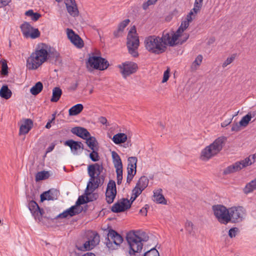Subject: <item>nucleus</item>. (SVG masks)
Segmentation results:
<instances>
[{"mask_svg": "<svg viewBox=\"0 0 256 256\" xmlns=\"http://www.w3.org/2000/svg\"><path fill=\"white\" fill-rule=\"evenodd\" d=\"M144 256H160V254L154 248H153L150 250L146 252Z\"/></svg>", "mask_w": 256, "mask_h": 256, "instance_id": "nucleus-45", "label": "nucleus"}, {"mask_svg": "<svg viewBox=\"0 0 256 256\" xmlns=\"http://www.w3.org/2000/svg\"><path fill=\"white\" fill-rule=\"evenodd\" d=\"M232 170L231 166H228L223 171V174L224 175H227L230 174H232Z\"/></svg>", "mask_w": 256, "mask_h": 256, "instance_id": "nucleus-61", "label": "nucleus"}, {"mask_svg": "<svg viewBox=\"0 0 256 256\" xmlns=\"http://www.w3.org/2000/svg\"><path fill=\"white\" fill-rule=\"evenodd\" d=\"M156 1L157 0H148L146 2H145L142 4V8L144 10H147L149 6L154 4Z\"/></svg>", "mask_w": 256, "mask_h": 256, "instance_id": "nucleus-50", "label": "nucleus"}, {"mask_svg": "<svg viewBox=\"0 0 256 256\" xmlns=\"http://www.w3.org/2000/svg\"><path fill=\"white\" fill-rule=\"evenodd\" d=\"M132 206L130 200L126 198H122L120 202L115 203L111 208V210L116 213L124 212L129 209Z\"/></svg>", "mask_w": 256, "mask_h": 256, "instance_id": "nucleus-13", "label": "nucleus"}, {"mask_svg": "<svg viewBox=\"0 0 256 256\" xmlns=\"http://www.w3.org/2000/svg\"><path fill=\"white\" fill-rule=\"evenodd\" d=\"M8 62L6 60H2V68L0 71V74L2 76H8Z\"/></svg>", "mask_w": 256, "mask_h": 256, "instance_id": "nucleus-37", "label": "nucleus"}, {"mask_svg": "<svg viewBox=\"0 0 256 256\" xmlns=\"http://www.w3.org/2000/svg\"><path fill=\"white\" fill-rule=\"evenodd\" d=\"M162 190L160 188L154 192V200L158 204H166V201L162 193Z\"/></svg>", "mask_w": 256, "mask_h": 256, "instance_id": "nucleus-22", "label": "nucleus"}, {"mask_svg": "<svg viewBox=\"0 0 256 256\" xmlns=\"http://www.w3.org/2000/svg\"><path fill=\"white\" fill-rule=\"evenodd\" d=\"M86 64L89 71H91L92 69L104 70L109 66V62L106 59L100 56H90V54H89V58Z\"/></svg>", "mask_w": 256, "mask_h": 256, "instance_id": "nucleus-6", "label": "nucleus"}, {"mask_svg": "<svg viewBox=\"0 0 256 256\" xmlns=\"http://www.w3.org/2000/svg\"><path fill=\"white\" fill-rule=\"evenodd\" d=\"M170 70L168 68L164 72L163 78L162 80V83L166 82L168 81V80L169 77H170Z\"/></svg>", "mask_w": 256, "mask_h": 256, "instance_id": "nucleus-54", "label": "nucleus"}, {"mask_svg": "<svg viewBox=\"0 0 256 256\" xmlns=\"http://www.w3.org/2000/svg\"><path fill=\"white\" fill-rule=\"evenodd\" d=\"M119 68L121 70V72L124 77L126 78L136 71L138 66L134 62H127L123 63L122 65H120Z\"/></svg>", "mask_w": 256, "mask_h": 256, "instance_id": "nucleus-14", "label": "nucleus"}, {"mask_svg": "<svg viewBox=\"0 0 256 256\" xmlns=\"http://www.w3.org/2000/svg\"><path fill=\"white\" fill-rule=\"evenodd\" d=\"M32 32L30 33L28 37H30L32 38H36L40 36V32L38 28H34L32 30Z\"/></svg>", "mask_w": 256, "mask_h": 256, "instance_id": "nucleus-47", "label": "nucleus"}, {"mask_svg": "<svg viewBox=\"0 0 256 256\" xmlns=\"http://www.w3.org/2000/svg\"><path fill=\"white\" fill-rule=\"evenodd\" d=\"M144 44L146 49L154 54H160L166 52L160 36L152 35L146 38Z\"/></svg>", "mask_w": 256, "mask_h": 256, "instance_id": "nucleus-4", "label": "nucleus"}, {"mask_svg": "<svg viewBox=\"0 0 256 256\" xmlns=\"http://www.w3.org/2000/svg\"><path fill=\"white\" fill-rule=\"evenodd\" d=\"M128 140L127 135L124 133H118L113 136L112 140L116 144L124 143Z\"/></svg>", "mask_w": 256, "mask_h": 256, "instance_id": "nucleus-23", "label": "nucleus"}, {"mask_svg": "<svg viewBox=\"0 0 256 256\" xmlns=\"http://www.w3.org/2000/svg\"><path fill=\"white\" fill-rule=\"evenodd\" d=\"M20 28L22 34L26 38H28L30 31L33 29V28L28 22H24L20 26Z\"/></svg>", "mask_w": 256, "mask_h": 256, "instance_id": "nucleus-30", "label": "nucleus"}, {"mask_svg": "<svg viewBox=\"0 0 256 256\" xmlns=\"http://www.w3.org/2000/svg\"><path fill=\"white\" fill-rule=\"evenodd\" d=\"M214 214L221 224H226L230 222V211L222 204L214 205L212 206Z\"/></svg>", "mask_w": 256, "mask_h": 256, "instance_id": "nucleus-8", "label": "nucleus"}, {"mask_svg": "<svg viewBox=\"0 0 256 256\" xmlns=\"http://www.w3.org/2000/svg\"><path fill=\"white\" fill-rule=\"evenodd\" d=\"M144 190L141 188L140 187L136 185L134 188L132 190V195L136 196L138 197L140 194H141Z\"/></svg>", "mask_w": 256, "mask_h": 256, "instance_id": "nucleus-49", "label": "nucleus"}, {"mask_svg": "<svg viewBox=\"0 0 256 256\" xmlns=\"http://www.w3.org/2000/svg\"><path fill=\"white\" fill-rule=\"evenodd\" d=\"M116 177H122V168L120 167H116Z\"/></svg>", "mask_w": 256, "mask_h": 256, "instance_id": "nucleus-59", "label": "nucleus"}, {"mask_svg": "<svg viewBox=\"0 0 256 256\" xmlns=\"http://www.w3.org/2000/svg\"><path fill=\"white\" fill-rule=\"evenodd\" d=\"M104 230H108L107 237L106 238V246L109 248H112V242L116 246H120L123 242L122 236L116 230H112L110 226L107 228H102Z\"/></svg>", "mask_w": 256, "mask_h": 256, "instance_id": "nucleus-9", "label": "nucleus"}, {"mask_svg": "<svg viewBox=\"0 0 256 256\" xmlns=\"http://www.w3.org/2000/svg\"><path fill=\"white\" fill-rule=\"evenodd\" d=\"M249 159L246 158L243 160L238 161L230 165L232 173L238 172L244 168L250 166V163H248Z\"/></svg>", "mask_w": 256, "mask_h": 256, "instance_id": "nucleus-18", "label": "nucleus"}, {"mask_svg": "<svg viewBox=\"0 0 256 256\" xmlns=\"http://www.w3.org/2000/svg\"><path fill=\"white\" fill-rule=\"evenodd\" d=\"M202 60V56L200 54H199L197 56V57L196 58L194 62H192V70H196L198 66H199Z\"/></svg>", "mask_w": 256, "mask_h": 256, "instance_id": "nucleus-44", "label": "nucleus"}, {"mask_svg": "<svg viewBox=\"0 0 256 256\" xmlns=\"http://www.w3.org/2000/svg\"><path fill=\"white\" fill-rule=\"evenodd\" d=\"M252 115L250 112H248L246 115L242 117L240 122V126L243 127H246L250 121L251 120Z\"/></svg>", "mask_w": 256, "mask_h": 256, "instance_id": "nucleus-39", "label": "nucleus"}, {"mask_svg": "<svg viewBox=\"0 0 256 256\" xmlns=\"http://www.w3.org/2000/svg\"><path fill=\"white\" fill-rule=\"evenodd\" d=\"M139 44V38L136 34V28L135 26H133L128 34L126 46L129 53L134 57H137L138 56L137 49Z\"/></svg>", "mask_w": 256, "mask_h": 256, "instance_id": "nucleus-5", "label": "nucleus"}, {"mask_svg": "<svg viewBox=\"0 0 256 256\" xmlns=\"http://www.w3.org/2000/svg\"><path fill=\"white\" fill-rule=\"evenodd\" d=\"M88 202L86 201V197L85 198L83 196H80L76 202V204L74 206H76V208H78V210H82V208L80 206L81 204H84Z\"/></svg>", "mask_w": 256, "mask_h": 256, "instance_id": "nucleus-42", "label": "nucleus"}, {"mask_svg": "<svg viewBox=\"0 0 256 256\" xmlns=\"http://www.w3.org/2000/svg\"><path fill=\"white\" fill-rule=\"evenodd\" d=\"M230 222H240L242 221L246 215V210L242 206H234L229 209Z\"/></svg>", "mask_w": 256, "mask_h": 256, "instance_id": "nucleus-11", "label": "nucleus"}, {"mask_svg": "<svg viewBox=\"0 0 256 256\" xmlns=\"http://www.w3.org/2000/svg\"><path fill=\"white\" fill-rule=\"evenodd\" d=\"M71 132L84 140L90 136V133L86 128L82 127H74L72 128Z\"/></svg>", "mask_w": 256, "mask_h": 256, "instance_id": "nucleus-19", "label": "nucleus"}, {"mask_svg": "<svg viewBox=\"0 0 256 256\" xmlns=\"http://www.w3.org/2000/svg\"><path fill=\"white\" fill-rule=\"evenodd\" d=\"M102 164L98 163L90 164L88 167V172L90 178L87 184L88 188L95 190L102 186L104 181V176L100 174L103 170Z\"/></svg>", "mask_w": 256, "mask_h": 256, "instance_id": "nucleus-1", "label": "nucleus"}, {"mask_svg": "<svg viewBox=\"0 0 256 256\" xmlns=\"http://www.w3.org/2000/svg\"><path fill=\"white\" fill-rule=\"evenodd\" d=\"M67 36L70 42L77 48H82L84 46V42L80 36L74 33L71 29H66Z\"/></svg>", "mask_w": 256, "mask_h": 256, "instance_id": "nucleus-16", "label": "nucleus"}, {"mask_svg": "<svg viewBox=\"0 0 256 256\" xmlns=\"http://www.w3.org/2000/svg\"><path fill=\"white\" fill-rule=\"evenodd\" d=\"M88 236L90 239L86 242L82 246H76L78 250L82 251L89 250L100 242V236L98 233L91 231L88 232Z\"/></svg>", "mask_w": 256, "mask_h": 256, "instance_id": "nucleus-10", "label": "nucleus"}, {"mask_svg": "<svg viewBox=\"0 0 256 256\" xmlns=\"http://www.w3.org/2000/svg\"><path fill=\"white\" fill-rule=\"evenodd\" d=\"M82 104H78L72 106L68 110L70 116H76L79 114L83 110Z\"/></svg>", "mask_w": 256, "mask_h": 256, "instance_id": "nucleus-27", "label": "nucleus"}, {"mask_svg": "<svg viewBox=\"0 0 256 256\" xmlns=\"http://www.w3.org/2000/svg\"><path fill=\"white\" fill-rule=\"evenodd\" d=\"M112 156L114 167L122 168V164L119 155L116 152L112 151Z\"/></svg>", "mask_w": 256, "mask_h": 256, "instance_id": "nucleus-32", "label": "nucleus"}, {"mask_svg": "<svg viewBox=\"0 0 256 256\" xmlns=\"http://www.w3.org/2000/svg\"><path fill=\"white\" fill-rule=\"evenodd\" d=\"M41 14L38 12H34V14H32V17L31 18V19L34 21H37L40 17Z\"/></svg>", "mask_w": 256, "mask_h": 256, "instance_id": "nucleus-60", "label": "nucleus"}, {"mask_svg": "<svg viewBox=\"0 0 256 256\" xmlns=\"http://www.w3.org/2000/svg\"><path fill=\"white\" fill-rule=\"evenodd\" d=\"M62 94V90L59 87H55L52 90V95L50 99L52 102H57Z\"/></svg>", "mask_w": 256, "mask_h": 256, "instance_id": "nucleus-29", "label": "nucleus"}, {"mask_svg": "<svg viewBox=\"0 0 256 256\" xmlns=\"http://www.w3.org/2000/svg\"><path fill=\"white\" fill-rule=\"evenodd\" d=\"M28 208L34 218L40 221L44 213L43 209L40 208L38 204L34 200L29 201Z\"/></svg>", "mask_w": 256, "mask_h": 256, "instance_id": "nucleus-15", "label": "nucleus"}, {"mask_svg": "<svg viewBox=\"0 0 256 256\" xmlns=\"http://www.w3.org/2000/svg\"><path fill=\"white\" fill-rule=\"evenodd\" d=\"M136 234L134 230L130 231L126 234V240L130 246V255H136V252H140L142 248L143 244Z\"/></svg>", "mask_w": 256, "mask_h": 256, "instance_id": "nucleus-7", "label": "nucleus"}, {"mask_svg": "<svg viewBox=\"0 0 256 256\" xmlns=\"http://www.w3.org/2000/svg\"><path fill=\"white\" fill-rule=\"evenodd\" d=\"M64 144L70 148L72 152L74 155L78 154V150L80 149V146L78 145V141L73 140H68L65 142Z\"/></svg>", "mask_w": 256, "mask_h": 256, "instance_id": "nucleus-21", "label": "nucleus"}, {"mask_svg": "<svg viewBox=\"0 0 256 256\" xmlns=\"http://www.w3.org/2000/svg\"><path fill=\"white\" fill-rule=\"evenodd\" d=\"M11 0H0V8H2L4 6L8 5Z\"/></svg>", "mask_w": 256, "mask_h": 256, "instance_id": "nucleus-63", "label": "nucleus"}, {"mask_svg": "<svg viewBox=\"0 0 256 256\" xmlns=\"http://www.w3.org/2000/svg\"><path fill=\"white\" fill-rule=\"evenodd\" d=\"M116 195V182L113 180H110L106 192V201L108 204L113 202Z\"/></svg>", "mask_w": 256, "mask_h": 256, "instance_id": "nucleus-12", "label": "nucleus"}, {"mask_svg": "<svg viewBox=\"0 0 256 256\" xmlns=\"http://www.w3.org/2000/svg\"><path fill=\"white\" fill-rule=\"evenodd\" d=\"M193 224L190 221L187 220L185 224V228L190 235L194 236V232L193 230Z\"/></svg>", "mask_w": 256, "mask_h": 256, "instance_id": "nucleus-43", "label": "nucleus"}, {"mask_svg": "<svg viewBox=\"0 0 256 256\" xmlns=\"http://www.w3.org/2000/svg\"><path fill=\"white\" fill-rule=\"evenodd\" d=\"M94 190L88 188L86 189L84 194L86 196V201L90 202L96 200L98 198V194L96 192L94 193Z\"/></svg>", "mask_w": 256, "mask_h": 256, "instance_id": "nucleus-24", "label": "nucleus"}, {"mask_svg": "<svg viewBox=\"0 0 256 256\" xmlns=\"http://www.w3.org/2000/svg\"><path fill=\"white\" fill-rule=\"evenodd\" d=\"M130 20L129 19H126L122 22L118 26V28H119V31L124 32L125 28L128 24Z\"/></svg>", "mask_w": 256, "mask_h": 256, "instance_id": "nucleus-46", "label": "nucleus"}, {"mask_svg": "<svg viewBox=\"0 0 256 256\" xmlns=\"http://www.w3.org/2000/svg\"><path fill=\"white\" fill-rule=\"evenodd\" d=\"M249 159L248 163H250V165H252L253 163L256 162V153L252 154L250 155L248 157H247Z\"/></svg>", "mask_w": 256, "mask_h": 256, "instance_id": "nucleus-57", "label": "nucleus"}, {"mask_svg": "<svg viewBox=\"0 0 256 256\" xmlns=\"http://www.w3.org/2000/svg\"><path fill=\"white\" fill-rule=\"evenodd\" d=\"M12 95L11 90L8 88L7 85H4L0 90V96L1 98L8 100Z\"/></svg>", "mask_w": 256, "mask_h": 256, "instance_id": "nucleus-25", "label": "nucleus"}, {"mask_svg": "<svg viewBox=\"0 0 256 256\" xmlns=\"http://www.w3.org/2000/svg\"><path fill=\"white\" fill-rule=\"evenodd\" d=\"M43 88V84L40 82L36 84L30 90V93L34 96H36L40 93Z\"/></svg>", "mask_w": 256, "mask_h": 256, "instance_id": "nucleus-31", "label": "nucleus"}, {"mask_svg": "<svg viewBox=\"0 0 256 256\" xmlns=\"http://www.w3.org/2000/svg\"><path fill=\"white\" fill-rule=\"evenodd\" d=\"M50 56L55 58L56 60H59L60 54L56 51L50 52Z\"/></svg>", "mask_w": 256, "mask_h": 256, "instance_id": "nucleus-56", "label": "nucleus"}, {"mask_svg": "<svg viewBox=\"0 0 256 256\" xmlns=\"http://www.w3.org/2000/svg\"><path fill=\"white\" fill-rule=\"evenodd\" d=\"M135 232L142 242H147L148 240L149 237L144 232L136 230Z\"/></svg>", "mask_w": 256, "mask_h": 256, "instance_id": "nucleus-41", "label": "nucleus"}, {"mask_svg": "<svg viewBox=\"0 0 256 256\" xmlns=\"http://www.w3.org/2000/svg\"><path fill=\"white\" fill-rule=\"evenodd\" d=\"M234 58H235V56H234L227 58V59L222 64V67L224 68V67L226 66L228 64H231L234 61Z\"/></svg>", "mask_w": 256, "mask_h": 256, "instance_id": "nucleus-53", "label": "nucleus"}, {"mask_svg": "<svg viewBox=\"0 0 256 256\" xmlns=\"http://www.w3.org/2000/svg\"><path fill=\"white\" fill-rule=\"evenodd\" d=\"M98 122L102 124H105L108 126L107 124V120L104 116H100L98 118Z\"/></svg>", "mask_w": 256, "mask_h": 256, "instance_id": "nucleus-64", "label": "nucleus"}, {"mask_svg": "<svg viewBox=\"0 0 256 256\" xmlns=\"http://www.w3.org/2000/svg\"><path fill=\"white\" fill-rule=\"evenodd\" d=\"M162 43V45L165 50L167 49V46L169 45V42H170V35L168 32H164L162 37H160Z\"/></svg>", "mask_w": 256, "mask_h": 256, "instance_id": "nucleus-33", "label": "nucleus"}, {"mask_svg": "<svg viewBox=\"0 0 256 256\" xmlns=\"http://www.w3.org/2000/svg\"><path fill=\"white\" fill-rule=\"evenodd\" d=\"M170 36V42H169V46H176V42L178 40L179 36L178 34L176 35L174 34H172Z\"/></svg>", "mask_w": 256, "mask_h": 256, "instance_id": "nucleus-48", "label": "nucleus"}, {"mask_svg": "<svg viewBox=\"0 0 256 256\" xmlns=\"http://www.w3.org/2000/svg\"><path fill=\"white\" fill-rule=\"evenodd\" d=\"M50 176V174L48 171H41L36 173V181L38 182L42 180L47 179Z\"/></svg>", "mask_w": 256, "mask_h": 256, "instance_id": "nucleus-36", "label": "nucleus"}, {"mask_svg": "<svg viewBox=\"0 0 256 256\" xmlns=\"http://www.w3.org/2000/svg\"><path fill=\"white\" fill-rule=\"evenodd\" d=\"M33 126V122L32 120L27 118L24 120L20 128L19 134H28Z\"/></svg>", "mask_w": 256, "mask_h": 256, "instance_id": "nucleus-20", "label": "nucleus"}, {"mask_svg": "<svg viewBox=\"0 0 256 256\" xmlns=\"http://www.w3.org/2000/svg\"><path fill=\"white\" fill-rule=\"evenodd\" d=\"M122 31H119V28H118L114 32V38H118L122 36Z\"/></svg>", "mask_w": 256, "mask_h": 256, "instance_id": "nucleus-62", "label": "nucleus"}, {"mask_svg": "<svg viewBox=\"0 0 256 256\" xmlns=\"http://www.w3.org/2000/svg\"><path fill=\"white\" fill-rule=\"evenodd\" d=\"M66 6L68 12L74 16H77L78 11L76 6V4H70L69 3H66Z\"/></svg>", "mask_w": 256, "mask_h": 256, "instance_id": "nucleus-34", "label": "nucleus"}, {"mask_svg": "<svg viewBox=\"0 0 256 256\" xmlns=\"http://www.w3.org/2000/svg\"><path fill=\"white\" fill-rule=\"evenodd\" d=\"M238 231V228H231L228 231L229 236L231 238L235 237Z\"/></svg>", "mask_w": 256, "mask_h": 256, "instance_id": "nucleus-51", "label": "nucleus"}, {"mask_svg": "<svg viewBox=\"0 0 256 256\" xmlns=\"http://www.w3.org/2000/svg\"><path fill=\"white\" fill-rule=\"evenodd\" d=\"M256 190V178L246 184L243 189L245 194H248Z\"/></svg>", "mask_w": 256, "mask_h": 256, "instance_id": "nucleus-26", "label": "nucleus"}, {"mask_svg": "<svg viewBox=\"0 0 256 256\" xmlns=\"http://www.w3.org/2000/svg\"><path fill=\"white\" fill-rule=\"evenodd\" d=\"M86 140V144L92 150L96 149L98 145V141L94 136H89L85 139Z\"/></svg>", "mask_w": 256, "mask_h": 256, "instance_id": "nucleus-28", "label": "nucleus"}, {"mask_svg": "<svg viewBox=\"0 0 256 256\" xmlns=\"http://www.w3.org/2000/svg\"><path fill=\"white\" fill-rule=\"evenodd\" d=\"M47 46L42 44V48L36 50L32 52L26 60V67L29 70H36L48 58Z\"/></svg>", "mask_w": 256, "mask_h": 256, "instance_id": "nucleus-2", "label": "nucleus"}, {"mask_svg": "<svg viewBox=\"0 0 256 256\" xmlns=\"http://www.w3.org/2000/svg\"><path fill=\"white\" fill-rule=\"evenodd\" d=\"M98 150V148H96V149L92 150V152L90 154L89 157L94 162H98L100 159Z\"/></svg>", "mask_w": 256, "mask_h": 256, "instance_id": "nucleus-40", "label": "nucleus"}, {"mask_svg": "<svg viewBox=\"0 0 256 256\" xmlns=\"http://www.w3.org/2000/svg\"><path fill=\"white\" fill-rule=\"evenodd\" d=\"M58 194V190L54 188H51L40 194V202H43L45 200H57Z\"/></svg>", "mask_w": 256, "mask_h": 256, "instance_id": "nucleus-17", "label": "nucleus"}, {"mask_svg": "<svg viewBox=\"0 0 256 256\" xmlns=\"http://www.w3.org/2000/svg\"><path fill=\"white\" fill-rule=\"evenodd\" d=\"M138 160L136 156H131L128 158V165H134V166H136V162Z\"/></svg>", "mask_w": 256, "mask_h": 256, "instance_id": "nucleus-52", "label": "nucleus"}, {"mask_svg": "<svg viewBox=\"0 0 256 256\" xmlns=\"http://www.w3.org/2000/svg\"><path fill=\"white\" fill-rule=\"evenodd\" d=\"M241 126H240V122L238 124L236 122L232 124L231 130L232 132H238L240 130Z\"/></svg>", "mask_w": 256, "mask_h": 256, "instance_id": "nucleus-55", "label": "nucleus"}, {"mask_svg": "<svg viewBox=\"0 0 256 256\" xmlns=\"http://www.w3.org/2000/svg\"><path fill=\"white\" fill-rule=\"evenodd\" d=\"M149 182L148 179L146 176H142L137 182L136 185L141 188L144 190L148 186Z\"/></svg>", "mask_w": 256, "mask_h": 256, "instance_id": "nucleus-35", "label": "nucleus"}, {"mask_svg": "<svg viewBox=\"0 0 256 256\" xmlns=\"http://www.w3.org/2000/svg\"><path fill=\"white\" fill-rule=\"evenodd\" d=\"M190 22H188V21H186V20H184L182 22L181 25L180 26V28H182V29L184 30L188 26Z\"/></svg>", "mask_w": 256, "mask_h": 256, "instance_id": "nucleus-58", "label": "nucleus"}, {"mask_svg": "<svg viewBox=\"0 0 256 256\" xmlns=\"http://www.w3.org/2000/svg\"><path fill=\"white\" fill-rule=\"evenodd\" d=\"M67 214L70 217H72L76 214H78L82 212V210H78L76 206H72L70 208L66 210Z\"/></svg>", "mask_w": 256, "mask_h": 256, "instance_id": "nucleus-38", "label": "nucleus"}, {"mask_svg": "<svg viewBox=\"0 0 256 256\" xmlns=\"http://www.w3.org/2000/svg\"><path fill=\"white\" fill-rule=\"evenodd\" d=\"M226 138L220 136L216 138L212 144L206 146L201 152L200 158L208 160L217 154L225 144Z\"/></svg>", "mask_w": 256, "mask_h": 256, "instance_id": "nucleus-3", "label": "nucleus"}]
</instances>
